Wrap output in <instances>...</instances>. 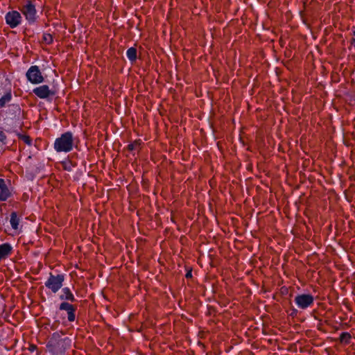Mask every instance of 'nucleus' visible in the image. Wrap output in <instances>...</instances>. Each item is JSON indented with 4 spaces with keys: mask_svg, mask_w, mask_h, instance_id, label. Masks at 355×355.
<instances>
[{
    "mask_svg": "<svg viewBox=\"0 0 355 355\" xmlns=\"http://www.w3.org/2000/svg\"><path fill=\"white\" fill-rule=\"evenodd\" d=\"M62 331L54 332L49 339L46 347L52 353L62 354L71 345V340L69 337H63Z\"/></svg>",
    "mask_w": 355,
    "mask_h": 355,
    "instance_id": "nucleus-1",
    "label": "nucleus"
},
{
    "mask_svg": "<svg viewBox=\"0 0 355 355\" xmlns=\"http://www.w3.org/2000/svg\"><path fill=\"white\" fill-rule=\"evenodd\" d=\"M74 147L73 133L70 131L62 133L54 141L53 148L57 153H69Z\"/></svg>",
    "mask_w": 355,
    "mask_h": 355,
    "instance_id": "nucleus-2",
    "label": "nucleus"
},
{
    "mask_svg": "<svg viewBox=\"0 0 355 355\" xmlns=\"http://www.w3.org/2000/svg\"><path fill=\"white\" fill-rule=\"evenodd\" d=\"M65 277L66 275L63 273L54 275L50 272L48 279L44 282V285L47 288L51 290L52 293H56L62 288Z\"/></svg>",
    "mask_w": 355,
    "mask_h": 355,
    "instance_id": "nucleus-3",
    "label": "nucleus"
},
{
    "mask_svg": "<svg viewBox=\"0 0 355 355\" xmlns=\"http://www.w3.org/2000/svg\"><path fill=\"white\" fill-rule=\"evenodd\" d=\"M26 76L32 84H40L44 81V77L37 65L31 66L26 71Z\"/></svg>",
    "mask_w": 355,
    "mask_h": 355,
    "instance_id": "nucleus-4",
    "label": "nucleus"
},
{
    "mask_svg": "<svg viewBox=\"0 0 355 355\" xmlns=\"http://www.w3.org/2000/svg\"><path fill=\"white\" fill-rule=\"evenodd\" d=\"M294 301L299 309H306L313 304L314 297L311 294H300L295 296Z\"/></svg>",
    "mask_w": 355,
    "mask_h": 355,
    "instance_id": "nucleus-5",
    "label": "nucleus"
},
{
    "mask_svg": "<svg viewBox=\"0 0 355 355\" xmlns=\"http://www.w3.org/2000/svg\"><path fill=\"white\" fill-rule=\"evenodd\" d=\"M29 24H33L37 18V11L35 5L31 1H27L21 10Z\"/></svg>",
    "mask_w": 355,
    "mask_h": 355,
    "instance_id": "nucleus-6",
    "label": "nucleus"
},
{
    "mask_svg": "<svg viewBox=\"0 0 355 355\" xmlns=\"http://www.w3.org/2000/svg\"><path fill=\"white\" fill-rule=\"evenodd\" d=\"M6 24L11 28H15L21 24L22 17L21 14L16 10L8 12L5 15Z\"/></svg>",
    "mask_w": 355,
    "mask_h": 355,
    "instance_id": "nucleus-7",
    "label": "nucleus"
},
{
    "mask_svg": "<svg viewBox=\"0 0 355 355\" xmlns=\"http://www.w3.org/2000/svg\"><path fill=\"white\" fill-rule=\"evenodd\" d=\"M59 311H64L67 312V320L70 322L76 320V311L77 306L69 302H61L59 305Z\"/></svg>",
    "mask_w": 355,
    "mask_h": 355,
    "instance_id": "nucleus-8",
    "label": "nucleus"
},
{
    "mask_svg": "<svg viewBox=\"0 0 355 355\" xmlns=\"http://www.w3.org/2000/svg\"><path fill=\"white\" fill-rule=\"evenodd\" d=\"M33 93L40 98L46 99L49 96H53L55 94V92L49 89L46 85H43L33 89Z\"/></svg>",
    "mask_w": 355,
    "mask_h": 355,
    "instance_id": "nucleus-9",
    "label": "nucleus"
},
{
    "mask_svg": "<svg viewBox=\"0 0 355 355\" xmlns=\"http://www.w3.org/2000/svg\"><path fill=\"white\" fill-rule=\"evenodd\" d=\"M58 298L62 301V302H74L77 301L74 295L69 287H63L61 288V291L58 294Z\"/></svg>",
    "mask_w": 355,
    "mask_h": 355,
    "instance_id": "nucleus-10",
    "label": "nucleus"
},
{
    "mask_svg": "<svg viewBox=\"0 0 355 355\" xmlns=\"http://www.w3.org/2000/svg\"><path fill=\"white\" fill-rule=\"evenodd\" d=\"M12 95L11 89H6L0 87V107H3L12 100Z\"/></svg>",
    "mask_w": 355,
    "mask_h": 355,
    "instance_id": "nucleus-11",
    "label": "nucleus"
},
{
    "mask_svg": "<svg viewBox=\"0 0 355 355\" xmlns=\"http://www.w3.org/2000/svg\"><path fill=\"white\" fill-rule=\"evenodd\" d=\"M6 114L11 119H19L21 108L18 104H11L6 110Z\"/></svg>",
    "mask_w": 355,
    "mask_h": 355,
    "instance_id": "nucleus-12",
    "label": "nucleus"
},
{
    "mask_svg": "<svg viewBox=\"0 0 355 355\" xmlns=\"http://www.w3.org/2000/svg\"><path fill=\"white\" fill-rule=\"evenodd\" d=\"M11 196L6 182L3 179L0 178V201H6Z\"/></svg>",
    "mask_w": 355,
    "mask_h": 355,
    "instance_id": "nucleus-13",
    "label": "nucleus"
},
{
    "mask_svg": "<svg viewBox=\"0 0 355 355\" xmlns=\"http://www.w3.org/2000/svg\"><path fill=\"white\" fill-rule=\"evenodd\" d=\"M12 250V245L8 243L0 245V261L8 257Z\"/></svg>",
    "mask_w": 355,
    "mask_h": 355,
    "instance_id": "nucleus-14",
    "label": "nucleus"
},
{
    "mask_svg": "<svg viewBox=\"0 0 355 355\" xmlns=\"http://www.w3.org/2000/svg\"><path fill=\"white\" fill-rule=\"evenodd\" d=\"M126 56L131 63L136 61L137 58V51L135 47H130L126 51Z\"/></svg>",
    "mask_w": 355,
    "mask_h": 355,
    "instance_id": "nucleus-15",
    "label": "nucleus"
},
{
    "mask_svg": "<svg viewBox=\"0 0 355 355\" xmlns=\"http://www.w3.org/2000/svg\"><path fill=\"white\" fill-rule=\"evenodd\" d=\"M19 218L17 212L12 211L10 214V223L13 230H17L19 227Z\"/></svg>",
    "mask_w": 355,
    "mask_h": 355,
    "instance_id": "nucleus-16",
    "label": "nucleus"
},
{
    "mask_svg": "<svg viewBox=\"0 0 355 355\" xmlns=\"http://www.w3.org/2000/svg\"><path fill=\"white\" fill-rule=\"evenodd\" d=\"M62 166L65 171H71L74 167L77 166V163L73 162L72 161L67 159L66 161L62 162Z\"/></svg>",
    "mask_w": 355,
    "mask_h": 355,
    "instance_id": "nucleus-17",
    "label": "nucleus"
},
{
    "mask_svg": "<svg viewBox=\"0 0 355 355\" xmlns=\"http://www.w3.org/2000/svg\"><path fill=\"white\" fill-rule=\"evenodd\" d=\"M351 338H352V336L348 332H343L340 335V342L345 343V344H349Z\"/></svg>",
    "mask_w": 355,
    "mask_h": 355,
    "instance_id": "nucleus-18",
    "label": "nucleus"
},
{
    "mask_svg": "<svg viewBox=\"0 0 355 355\" xmlns=\"http://www.w3.org/2000/svg\"><path fill=\"white\" fill-rule=\"evenodd\" d=\"M42 37H43L44 42H45L48 44H50L53 43V36L50 33H44L43 34Z\"/></svg>",
    "mask_w": 355,
    "mask_h": 355,
    "instance_id": "nucleus-19",
    "label": "nucleus"
},
{
    "mask_svg": "<svg viewBox=\"0 0 355 355\" xmlns=\"http://www.w3.org/2000/svg\"><path fill=\"white\" fill-rule=\"evenodd\" d=\"M6 140V136L5 133L3 131L0 130V141L1 143L5 144Z\"/></svg>",
    "mask_w": 355,
    "mask_h": 355,
    "instance_id": "nucleus-20",
    "label": "nucleus"
},
{
    "mask_svg": "<svg viewBox=\"0 0 355 355\" xmlns=\"http://www.w3.org/2000/svg\"><path fill=\"white\" fill-rule=\"evenodd\" d=\"M23 140H24V141L26 144H28V145H29V146H30V145H31V144H32V140H31V139L30 138V137H28V136H24V137H23Z\"/></svg>",
    "mask_w": 355,
    "mask_h": 355,
    "instance_id": "nucleus-21",
    "label": "nucleus"
},
{
    "mask_svg": "<svg viewBox=\"0 0 355 355\" xmlns=\"http://www.w3.org/2000/svg\"><path fill=\"white\" fill-rule=\"evenodd\" d=\"M135 145L136 144L135 143H130L129 144L128 146H127V149L132 152L135 149Z\"/></svg>",
    "mask_w": 355,
    "mask_h": 355,
    "instance_id": "nucleus-22",
    "label": "nucleus"
},
{
    "mask_svg": "<svg viewBox=\"0 0 355 355\" xmlns=\"http://www.w3.org/2000/svg\"><path fill=\"white\" fill-rule=\"evenodd\" d=\"M185 277L187 279L191 278L192 277V270H188L185 275Z\"/></svg>",
    "mask_w": 355,
    "mask_h": 355,
    "instance_id": "nucleus-23",
    "label": "nucleus"
},
{
    "mask_svg": "<svg viewBox=\"0 0 355 355\" xmlns=\"http://www.w3.org/2000/svg\"><path fill=\"white\" fill-rule=\"evenodd\" d=\"M243 128H244L243 127L241 128V134H240L239 139H240L241 142L244 144V141H243V136H242V132H243Z\"/></svg>",
    "mask_w": 355,
    "mask_h": 355,
    "instance_id": "nucleus-24",
    "label": "nucleus"
},
{
    "mask_svg": "<svg viewBox=\"0 0 355 355\" xmlns=\"http://www.w3.org/2000/svg\"><path fill=\"white\" fill-rule=\"evenodd\" d=\"M352 44L355 46V39L354 38H353L352 40Z\"/></svg>",
    "mask_w": 355,
    "mask_h": 355,
    "instance_id": "nucleus-25",
    "label": "nucleus"
},
{
    "mask_svg": "<svg viewBox=\"0 0 355 355\" xmlns=\"http://www.w3.org/2000/svg\"><path fill=\"white\" fill-rule=\"evenodd\" d=\"M245 295H246L248 293H250V291H249L247 288H245Z\"/></svg>",
    "mask_w": 355,
    "mask_h": 355,
    "instance_id": "nucleus-26",
    "label": "nucleus"
},
{
    "mask_svg": "<svg viewBox=\"0 0 355 355\" xmlns=\"http://www.w3.org/2000/svg\"><path fill=\"white\" fill-rule=\"evenodd\" d=\"M245 355H247V351L245 350Z\"/></svg>",
    "mask_w": 355,
    "mask_h": 355,
    "instance_id": "nucleus-27",
    "label": "nucleus"
},
{
    "mask_svg": "<svg viewBox=\"0 0 355 355\" xmlns=\"http://www.w3.org/2000/svg\"><path fill=\"white\" fill-rule=\"evenodd\" d=\"M354 35L355 36V31L354 32Z\"/></svg>",
    "mask_w": 355,
    "mask_h": 355,
    "instance_id": "nucleus-28",
    "label": "nucleus"
}]
</instances>
